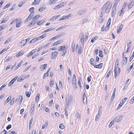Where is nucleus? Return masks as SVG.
I'll return each mask as SVG.
<instances>
[{
  "mask_svg": "<svg viewBox=\"0 0 134 134\" xmlns=\"http://www.w3.org/2000/svg\"><path fill=\"white\" fill-rule=\"evenodd\" d=\"M57 55V52L54 51L52 53L51 58L52 59H55Z\"/></svg>",
  "mask_w": 134,
  "mask_h": 134,
  "instance_id": "4",
  "label": "nucleus"
},
{
  "mask_svg": "<svg viewBox=\"0 0 134 134\" xmlns=\"http://www.w3.org/2000/svg\"><path fill=\"white\" fill-rule=\"evenodd\" d=\"M19 101H20V102H22V99H23V97L22 96H19Z\"/></svg>",
  "mask_w": 134,
  "mask_h": 134,
  "instance_id": "56",
  "label": "nucleus"
},
{
  "mask_svg": "<svg viewBox=\"0 0 134 134\" xmlns=\"http://www.w3.org/2000/svg\"><path fill=\"white\" fill-rule=\"evenodd\" d=\"M111 7V5L110 4V2L108 1L104 5L102 9L103 11L107 13H108L110 11Z\"/></svg>",
  "mask_w": 134,
  "mask_h": 134,
  "instance_id": "1",
  "label": "nucleus"
},
{
  "mask_svg": "<svg viewBox=\"0 0 134 134\" xmlns=\"http://www.w3.org/2000/svg\"><path fill=\"white\" fill-rule=\"evenodd\" d=\"M100 115L99 114H97L95 120L97 121L98 120V118H99Z\"/></svg>",
  "mask_w": 134,
  "mask_h": 134,
  "instance_id": "51",
  "label": "nucleus"
},
{
  "mask_svg": "<svg viewBox=\"0 0 134 134\" xmlns=\"http://www.w3.org/2000/svg\"><path fill=\"white\" fill-rule=\"evenodd\" d=\"M122 118V116H120L116 117L115 119L113 120L115 122H118L121 120Z\"/></svg>",
  "mask_w": 134,
  "mask_h": 134,
  "instance_id": "3",
  "label": "nucleus"
},
{
  "mask_svg": "<svg viewBox=\"0 0 134 134\" xmlns=\"http://www.w3.org/2000/svg\"><path fill=\"white\" fill-rule=\"evenodd\" d=\"M44 22V20H42L39 21L37 23V24L38 25H41Z\"/></svg>",
  "mask_w": 134,
  "mask_h": 134,
  "instance_id": "34",
  "label": "nucleus"
},
{
  "mask_svg": "<svg viewBox=\"0 0 134 134\" xmlns=\"http://www.w3.org/2000/svg\"><path fill=\"white\" fill-rule=\"evenodd\" d=\"M15 6V5L14 4V5H13L12 6V7L9 9V11L13 10H14V8Z\"/></svg>",
  "mask_w": 134,
  "mask_h": 134,
  "instance_id": "59",
  "label": "nucleus"
},
{
  "mask_svg": "<svg viewBox=\"0 0 134 134\" xmlns=\"http://www.w3.org/2000/svg\"><path fill=\"white\" fill-rule=\"evenodd\" d=\"M59 127L61 129H63L64 128V126L63 124H61L59 125Z\"/></svg>",
  "mask_w": 134,
  "mask_h": 134,
  "instance_id": "32",
  "label": "nucleus"
},
{
  "mask_svg": "<svg viewBox=\"0 0 134 134\" xmlns=\"http://www.w3.org/2000/svg\"><path fill=\"white\" fill-rule=\"evenodd\" d=\"M59 38V36H58V35L55 36L51 38L49 40V41H52L53 40H55V39H56L57 38Z\"/></svg>",
  "mask_w": 134,
  "mask_h": 134,
  "instance_id": "25",
  "label": "nucleus"
},
{
  "mask_svg": "<svg viewBox=\"0 0 134 134\" xmlns=\"http://www.w3.org/2000/svg\"><path fill=\"white\" fill-rule=\"evenodd\" d=\"M47 66V64H45L42 65L40 68V70L42 71L45 69H46Z\"/></svg>",
  "mask_w": 134,
  "mask_h": 134,
  "instance_id": "10",
  "label": "nucleus"
},
{
  "mask_svg": "<svg viewBox=\"0 0 134 134\" xmlns=\"http://www.w3.org/2000/svg\"><path fill=\"white\" fill-rule=\"evenodd\" d=\"M38 38L37 37H36V38H34L32 39V42H33V43H34L35 42H36V41H37L38 40Z\"/></svg>",
  "mask_w": 134,
  "mask_h": 134,
  "instance_id": "48",
  "label": "nucleus"
},
{
  "mask_svg": "<svg viewBox=\"0 0 134 134\" xmlns=\"http://www.w3.org/2000/svg\"><path fill=\"white\" fill-rule=\"evenodd\" d=\"M117 69H114V77L116 78L118 74L117 73Z\"/></svg>",
  "mask_w": 134,
  "mask_h": 134,
  "instance_id": "30",
  "label": "nucleus"
},
{
  "mask_svg": "<svg viewBox=\"0 0 134 134\" xmlns=\"http://www.w3.org/2000/svg\"><path fill=\"white\" fill-rule=\"evenodd\" d=\"M66 3V2H64L60 3L59 4L60 8H61L63 7L64 5H65Z\"/></svg>",
  "mask_w": 134,
  "mask_h": 134,
  "instance_id": "15",
  "label": "nucleus"
},
{
  "mask_svg": "<svg viewBox=\"0 0 134 134\" xmlns=\"http://www.w3.org/2000/svg\"><path fill=\"white\" fill-rule=\"evenodd\" d=\"M25 94L26 95V96L28 97H30V95L31 94V92L30 91V92H27L26 91L25 92Z\"/></svg>",
  "mask_w": 134,
  "mask_h": 134,
  "instance_id": "24",
  "label": "nucleus"
},
{
  "mask_svg": "<svg viewBox=\"0 0 134 134\" xmlns=\"http://www.w3.org/2000/svg\"><path fill=\"white\" fill-rule=\"evenodd\" d=\"M40 94L38 93L36 97V101H38L39 100V97H40Z\"/></svg>",
  "mask_w": 134,
  "mask_h": 134,
  "instance_id": "44",
  "label": "nucleus"
},
{
  "mask_svg": "<svg viewBox=\"0 0 134 134\" xmlns=\"http://www.w3.org/2000/svg\"><path fill=\"white\" fill-rule=\"evenodd\" d=\"M14 98H13L12 99V100H11L10 102V105H13L14 103Z\"/></svg>",
  "mask_w": 134,
  "mask_h": 134,
  "instance_id": "49",
  "label": "nucleus"
},
{
  "mask_svg": "<svg viewBox=\"0 0 134 134\" xmlns=\"http://www.w3.org/2000/svg\"><path fill=\"white\" fill-rule=\"evenodd\" d=\"M40 16L38 15H37L36 16L34 17L33 18V19L34 20L36 19H37V18H38Z\"/></svg>",
  "mask_w": 134,
  "mask_h": 134,
  "instance_id": "58",
  "label": "nucleus"
},
{
  "mask_svg": "<svg viewBox=\"0 0 134 134\" xmlns=\"http://www.w3.org/2000/svg\"><path fill=\"white\" fill-rule=\"evenodd\" d=\"M12 127V126L11 125H8L7 127H6V129L7 130H8L9 129H10V128H11Z\"/></svg>",
  "mask_w": 134,
  "mask_h": 134,
  "instance_id": "64",
  "label": "nucleus"
},
{
  "mask_svg": "<svg viewBox=\"0 0 134 134\" xmlns=\"http://www.w3.org/2000/svg\"><path fill=\"white\" fill-rule=\"evenodd\" d=\"M36 23V21L34 20H33L32 21H31L30 23V24L31 25H34Z\"/></svg>",
  "mask_w": 134,
  "mask_h": 134,
  "instance_id": "46",
  "label": "nucleus"
},
{
  "mask_svg": "<svg viewBox=\"0 0 134 134\" xmlns=\"http://www.w3.org/2000/svg\"><path fill=\"white\" fill-rule=\"evenodd\" d=\"M102 15H101L100 18H99L98 20V22L99 23H102L104 19L103 17H102Z\"/></svg>",
  "mask_w": 134,
  "mask_h": 134,
  "instance_id": "16",
  "label": "nucleus"
},
{
  "mask_svg": "<svg viewBox=\"0 0 134 134\" xmlns=\"http://www.w3.org/2000/svg\"><path fill=\"white\" fill-rule=\"evenodd\" d=\"M67 46H65V48L63 49V53H64L65 54L66 53V49Z\"/></svg>",
  "mask_w": 134,
  "mask_h": 134,
  "instance_id": "50",
  "label": "nucleus"
},
{
  "mask_svg": "<svg viewBox=\"0 0 134 134\" xmlns=\"http://www.w3.org/2000/svg\"><path fill=\"white\" fill-rule=\"evenodd\" d=\"M29 11L31 13L34 14V8L33 7L29 9Z\"/></svg>",
  "mask_w": 134,
  "mask_h": 134,
  "instance_id": "28",
  "label": "nucleus"
},
{
  "mask_svg": "<svg viewBox=\"0 0 134 134\" xmlns=\"http://www.w3.org/2000/svg\"><path fill=\"white\" fill-rule=\"evenodd\" d=\"M88 21V20L86 18L83 19L82 21V24H83L85 22H86Z\"/></svg>",
  "mask_w": 134,
  "mask_h": 134,
  "instance_id": "41",
  "label": "nucleus"
},
{
  "mask_svg": "<svg viewBox=\"0 0 134 134\" xmlns=\"http://www.w3.org/2000/svg\"><path fill=\"white\" fill-rule=\"evenodd\" d=\"M24 54V53L23 52H19L18 54L16 55V56L17 57H19L21 55H23Z\"/></svg>",
  "mask_w": 134,
  "mask_h": 134,
  "instance_id": "37",
  "label": "nucleus"
},
{
  "mask_svg": "<svg viewBox=\"0 0 134 134\" xmlns=\"http://www.w3.org/2000/svg\"><path fill=\"white\" fill-rule=\"evenodd\" d=\"M102 63H100L99 64H98V68L99 69H101L102 68Z\"/></svg>",
  "mask_w": 134,
  "mask_h": 134,
  "instance_id": "47",
  "label": "nucleus"
},
{
  "mask_svg": "<svg viewBox=\"0 0 134 134\" xmlns=\"http://www.w3.org/2000/svg\"><path fill=\"white\" fill-rule=\"evenodd\" d=\"M6 85L5 84H3L2 86L0 88V91Z\"/></svg>",
  "mask_w": 134,
  "mask_h": 134,
  "instance_id": "63",
  "label": "nucleus"
},
{
  "mask_svg": "<svg viewBox=\"0 0 134 134\" xmlns=\"http://www.w3.org/2000/svg\"><path fill=\"white\" fill-rule=\"evenodd\" d=\"M31 66L30 65L28 67H27L24 70V71L23 72H25L27 71L28 69L30 68L31 67Z\"/></svg>",
  "mask_w": 134,
  "mask_h": 134,
  "instance_id": "57",
  "label": "nucleus"
},
{
  "mask_svg": "<svg viewBox=\"0 0 134 134\" xmlns=\"http://www.w3.org/2000/svg\"><path fill=\"white\" fill-rule=\"evenodd\" d=\"M127 98H123L120 101L122 104H123L126 101Z\"/></svg>",
  "mask_w": 134,
  "mask_h": 134,
  "instance_id": "20",
  "label": "nucleus"
},
{
  "mask_svg": "<svg viewBox=\"0 0 134 134\" xmlns=\"http://www.w3.org/2000/svg\"><path fill=\"white\" fill-rule=\"evenodd\" d=\"M91 64L92 65H94L95 61L93 58H91L90 62Z\"/></svg>",
  "mask_w": 134,
  "mask_h": 134,
  "instance_id": "13",
  "label": "nucleus"
},
{
  "mask_svg": "<svg viewBox=\"0 0 134 134\" xmlns=\"http://www.w3.org/2000/svg\"><path fill=\"white\" fill-rule=\"evenodd\" d=\"M111 20V18H109L108 20V22H107V25H108V24L109 25H110Z\"/></svg>",
  "mask_w": 134,
  "mask_h": 134,
  "instance_id": "42",
  "label": "nucleus"
},
{
  "mask_svg": "<svg viewBox=\"0 0 134 134\" xmlns=\"http://www.w3.org/2000/svg\"><path fill=\"white\" fill-rule=\"evenodd\" d=\"M63 41L62 40H59L54 43L53 46H55L58 44H59L60 43H61Z\"/></svg>",
  "mask_w": 134,
  "mask_h": 134,
  "instance_id": "9",
  "label": "nucleus"
},
{
  "mask_svg": "<svg viewBox=\"0 0 134 134\" xmlns=\"http://www.w3.org/2000/svg\"><path fill=\"white\" fill-rule=\"evenodd\" d=\"M59 86L61 88H63V86L62 85V82L61 81H59Z\"/></svg>",
  "mask_w": 134,
  "mask_h": 134,
  "instance_id": "55",
  "label": "nucleus"
},
{
  "mask_svg": "<svg viewBox=\"0 0 134 134\" xmlns=\"http://www.w3.org/2000/svg\"><path fill=\"white\" fill-rule=\"evenodd\" d=\"M71 14H69L68 15L66 16H64V18L65 19H68L69 18V17L71 16Z\"/></svg>",
  "mask_w": 134,
  "mask_h": 134,
  "instance_id": "36",
  "label": "nucleus"
},
{
  "mask_svg": "<svg viewBox=\"0 0 134 134\" xmlns=\"http://www.w3.org/2000/svg\"><path fill=\"white\" fill-rule=\"evenodd\" d=\"M114 121H113V120L110 122L109 126V128L111 127L112 125L114 124Z\"/></svg>",
  "mask_w": 134,
  "mask_h": 134,
  "instance_id": "35",
  "label": "nucleus"
},
{
  "mask_svg": "<svg viewBox=\"0 0 134 134\" xmlns=\"http://www.w3.org/2000/svg\"><path fill=\"white\" fill-rule=\"evenodd\" d=\"M11 98V96H9L7 99L5 100V104L9 102V101L10 100Z\"/></svg>",
  "mask_w": 134,
  "mask_h": 134,
  "instance_id": "21",
  "label": "nucleus"
},
{
  "mask_svg": "<svg viewBox=\"0 0 134 134\" xmlns=\"http://www.w3.org/2000/svg\"><path fill=\"white\" fill-rule=\"evenodd\" d=\"M1 134H7V133L6 131L4 129L3 131L1 132Z\"/></svg>",
  "mask_w": 134,
  "mask_h": 134,
  "instance_id": "52",
  "label": "nucleus"
},
{
  "mask_svg": "<svg viewBox=\"0 0 134 134\" xmlns=\"http://www.w3.org/2000/svg\"><path fill=\"white\" fill-rule=\"evenodd\" d=\"M26 42H25V40H23L18 44V46L19 47H22L26 44Z\"/></svg>",
  "mask_w": 134,
  "mask_h": 134,
  "instance_id": "5",
  "label": "nucleus"
},
{
  "mask_svg": "<svg viewBox=\"0 0 134 134\" xmlns=\"http://www.w3.org/2000/svg\"><path fill=\"white\" fill-rule=\"evenodd\" d=\"M23 80V79L21 77H20L18 78L17 79V81L18 82H20L22 81Z\"/></svg>",
  "mask_w": 134,
  "mask_h": 134,
  "instance_id": "54",
  "label": "nucleus"
},
{
  "mask_svg": "<svg viewBox=\"0 0 134 134\" xmlns=\"http://www.w3.org/2000/svg\"><path fill=\"white\" fill-rule=\"evenodd\" d=\"M98 39V37L97 36L95 37L92 38L91 40V42L92 43L93 42L96 40Z\"/></svg>",
  "mask_w": 134,
  "mask_h": 134,
  "instance_id": "26",
  "label": "nucleus"
},
{
  "mask_svg": "<svg viewBox=\"0 0 134 134\" xmlns=\"http://www.w3.org/2000/svg\"><path fill=\"white\" fill-rule=\"evenodd\" d=\"M48 73L46 72V73H45L43 75V78L44 79L46 77H48Z\"/></svg>",
  "mask_w": 134,
  "mask_h": 134,
  "instance_id": "38",
  "label": "nucleus"
},
{
  "mask_svg": "<svg viewBox=\"0 0 134 134\" xmlns=\"http://www.w3.org/2000/svg\"><path fill=\"white\" fill-rule=\"evenodd\" d=\"M46 8L45 6L44 5L43 7H40L39 9V11L40 12H41L44 11Z\"/></svg>",
  "mask_w": 134,
  "mask_h": 134,
  "instance_id": "11",
  "label": "nucleus"
},
{
  "mask_svg": "<svg viewBox=\"0 0 134 134\" xmlns=\"http://www.w3.org/2000/svg\"><path fill=\"white\" fill-rule=\"evenodd\" d=\"M34 16V14L31 13L28 17L29 19H30L32 18V17Z\"/></svg>",
  "mask_w": 134,
  "mask_h": 134,
  "instance_id": "53",
  "label": "nucleus"
},
{
  "mask_svg": "<svg viewBox=\"0 0 134 134\" xmlns=\"http://www.w3.org/2000/svg\"><path fill=\"white\" fill-rule=\"evenodd\" d=\"M8 19V18L7 16L5 17L2 20L1 24H2L5 23L7 21Z\"/></svg>",
  "mask_w": 134,
  "mask_h": 134,
  "instance_id": "14",
  "label": "nucleus"
},
{
  "mask_svg": "<svg viewBox=\"0 0 134 134\" xmlns=\"http://www.w3.org/2000/svg\"><path fill=\"white\" fill-rule=\"evenodd\" d=\"M123 27V25H121L118 28L117 30V33L119 34V33L121 31Z\"/></svg>",
  "mask_w": 134,
  "mask_h": 134,
  "instance_id": "7",
  "label": "nucleus"
},
{
  "mask_svg": "<svg viewBox=\"0 0 134 134\" xmlns=\"http://www.w3.org/2000/svg\"><path fill=\"white\" fill-rule=\"evenodd\" d=\"M12 57H9L5 61L6 62H8L10 60H12Z\"/></svg>",
  "mask_w": 134,
  "mask_h": 134,
  "instance_id": "60",
  "label": "nucleus"
},
{
  "mask_svg": "<svg viewBox=\"0 0 134 134\" xmlns=\"http://www.w3.org/2000/svg\"><path fill=\"white\" fill-rule=\"evenodd\" d=\"M124 9L125 8H122L121 10L120 13L119 15V16H121L122 14H124Z\"/></svg>",
  "mask_w": 134,
  "mask_h": 134,
  "instance_id": "33",
  "label": "nucleus"
},
{
  "mask_svg": "<svg viewBox=\"0 0 134 134\" xmlns=\"http://www.w3.org/2000/svg\"><path fill=\"white\" fill-rule=\"evenodd\" d=\"M72 98V96H68L66 97L65 101L66 108L65 109L68 108L69 104L70 103V100H71Z\"/></svg>",
  "mask_w": 134,
  "mask_h": 134,
  "instance_id": "2",
  "label": "nucleus"
},
{
  "mask_svg": "<svg viewBox=\"0 0 134 134\" xmlns=\"http://www.w3.org/2000/svg\"><path fill=\"white\" fill-rule=\"evenodd\" d=\"M17 20H18V19H15V20L13 21H12L10 23V24H12L13 23H15L16 22Z\"/></svg>",
  "mask_w": 134,
  "mask_h": 134,
  "instance_id": "61",
  "label": "nucleus"
},
{
  "mask_svg": "<svg viewBox=\"0 0 134 134\" xmlns=\"http://www.w3.org/2000/svg\"><path fill=\"white\" fill-rule=\"evenodd\" d=\"M53 30H54V28H50L44 30L43 32H47L49 31H51Z\"/></svg>",
  "mask_w": 134,
  "mask_h": 134,
  "instance_id": "23",
  "label": "nucleus"
},
{
  "mask_svg": "<svg viewBox=\"0 0 134 134\" xmlns=\"http://www.w3.org/2000/svg\"><path fill=\"white\" fill-rule=\"evenodd\" d=\"M41 0H34V2L32 3V5H37L41 1Z\"/></svg>",
  "mask_w": 134,
  "mask_h": 134,
  "instance_id": "8",
  "label": "nucleus"
},
{
  "mask_svg": "<svg viewBox=\"0 0 134 134\" xmlns=\"http://www.w3.org/2000/svg\"><path fill=\"white\" fill-rule=\"evenodd\" d=\"M36 49H34L27 55V57H29L32 55L36 51Z\"/></svg>",
  "mask_w": 134,
  "mask_h": 134,
  "instance_id": "18",
  "label": "nucleus"
},
{
  "mask_svg": "<svg viewBox=\"0 0 134 134\" xmlns=\"http://www.w3.org/2000/svg\"><path fill=\"white\" fill-rule=\"evenodd\" d=\"M8 133L9 134H16V133L14 131H11L10 130L8 132Z\"/></svg>",
  "mask_w": 134,
  "mask_h": 134,
  "instance_id": "31",
  "label": "nucleus"
},
{
  "mask_svg": "<svg viewBox=\"0 0 134 134\" xmlns=\"http://www.w3.org/2000/svg\"><path fill=\"white\" fill-rule=\"evenodd\" d=\"M72 81V82L75 81H76L75 75L74 74L73 75Z\"/></svg>",
  "mask_w": 134,
  "mask_h": 134,
  "instance_id": "39",
  "label": "nucleus"
},
{
  "mask_svg": "<svg viewBox=\"0 0 134 134\" xmlns=\"http://www.w3.org/2000/svg\"><path fill=\"white\" fill-rule=\"evenodd\" d=\"M86 12V10H81L79 11V12H78L79 14L80 15H81L82 14H84Z\"/></svg>",
  "mask_w": 134,
  "mask_h": 134,
  "instance_id": "19",
  "label": "nucleus"
},
{
  "mask_svg": "<svg viewBox=\"0 0 134 134\" xmlns=\"http://www.w3.org/2000/svg\"><path fill=\"white\" fill-rule=\"evenodd\" d=\"M110 25H109L108 24L105 27V31H107L109 30V28Z\"/></svg>",
  "mask_w": 134,
  "mask_h": 134,
  "instance_id": "43",
  "label": "nucleus"
},
{
  "mask_svg": "<svg viewBox=\"0 0 134 134\" xmlns=\"http://www.w3.org/2000/svg\"><path fill=\"white\" fill-rule=\"evenodd\" d=\"M30 19L28 17L26 19H25L24 21V23H26L28 22L30 20Z\"/></svg>",
  "mask_w": 134,
  "mask_h": 134,
  "instance_id": "62",
  "label": "nucleus"
},
{
  "mask_svg": "<svg viewBox=\"0 0 134 134\" xmlns=\"http://www.w3.org/2000/svg\"><path fill=\"white\" fill-rule=\"evenodd\" d=\"M10 5V4L8 3L3 8V9H5L8 7Z\"/></svg>",
  "mask_w": 134,
  "mask_h": 134,
  "instance_id": "45",
  "label": "nucleus"
},
{
  "mask_svg": "<svg viewBox=\"0 0 134 134\" xmlns=\"http://www.w3.org/2000/svg\"><path fill=\"white\" fill-rule=\"evenodd\" d=\"M46 37V35L45 34H43L42 35L38 37H37L38 40H41L43 38H44Z\"/></svg>",
  "mask_w": 134,
  "mask_h": 134,
  "instance_id": "27",
  "label": "nucleus"
},
{
  "mask_svg": "<svg viewBox=\"0 0 134 134\" xmlns=\"http://www.w3.org/2000/svg\"><path fill=\"white\" fill-rule=\"evenodd\" d=\"M127 57L125 58L124 59H123V64L124 65H126L127 63Z\"/></svg>",
  "mask_w": 134,
  "mask_h": 134,
  "instance_id": "12",
  "label": "nucleus"
},
{
  "mask_svg": "<svg viewBox=\"0 0 134 134\" xmlns=\"http://www.w3.org/2000/svg\"><path fill=\"white\" fill-rule=\"evenodd\" d=\"M65 46H63L59 47V49H58V51H62L63 50V49L65 48Z\"/></svg>",
  "mask_w": 134,
  "mask_h": 134,
  "instance_id": "22",
  "label": "nucleus"
},
{
  "mask_svg": "<svg viewBox=\"0 0 134 134\" xmlns=\"http://www.w3.org/2000/svg\"><path fill=\"white\" fill-rule=\"evenodd\" d=\"M75 43H72L71 45V48L72 49V52H74L75 51Z\"/></svg>",
  "mask_w": 134,
  "mask_h": 134,
  "instance_id": "17",
  "label": "nucleus"
},
{
  "mask_svg": "<svg viewBox=\"0 0 134 134\" xmlns=\"http://www.w3.org/2000/svg\"><path fill=\"white\" fill-rule=\"evenodd\" d=\"M21 21L20 19H18L17 20L16 24V26L18 27H19L21 25Z\"/></svg>",
  "mask_w": 134,
  "mask_h": 134,
  "instance_id": "6",
  "label": "nucleus"
},
{
  "mask_svg": "<svg viewBox=\"0 0 134 134\" xmlns=\"http://www.w3.org/2000/svg\"><path fill=\"white\" fill-rule=\"evenodd\" d=\"M14 82L13 80H12L8 84V86L9 87L11 86Z\"/></svg>",
  "mask_w": 134,
  "mask_h": 134,
  "instance_id": "29",
  "label": "nucleus"
},
{
  "mask_svg": "<svg viewBox=\"0 0 134 134\" xmlns=\"http://www.w3.org/2000/svg\"><path fill=\"white\" fill-rule=\"evenodd\" d=\"M54 84V81L53 80H52L50 81L49 85L51 87H52Z\"/></svg>",
  "mask_w": 134,
  "mask_h": 134,
  "instance_id": "40",
  "label": "nucleus"
}]
</instances>
